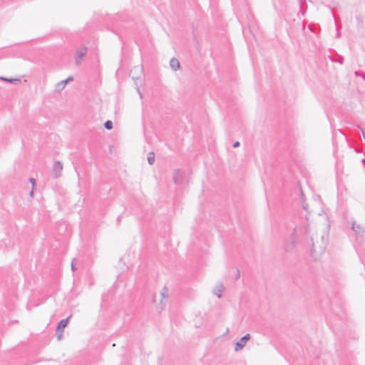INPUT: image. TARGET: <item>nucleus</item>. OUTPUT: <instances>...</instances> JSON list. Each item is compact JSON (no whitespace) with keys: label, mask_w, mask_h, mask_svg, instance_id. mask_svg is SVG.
Listing matches in <instances>:
<instances>
[{"label":"nucleus","mask_w":365,"mask_h":365,"mask_svg":"<svg viewBox=\"0 0 365 365\" xmlns=\"http://www.w3.org/2000/svg\"><path fill=\"white\" fill-rule=\"evenodd\" d=\"M297 242V235L296 234V230H294V231L292 232L289 238L287 240L284 245V250L286 252H290L292 251Z\"/></svg>","instance_id":"1"},{"label":"nucleus","mask_w":365,"mask_h":365,"mask_svg":"<svg viewBox=\"0 0 365 365\" xmlns=\"http://www.w3.org/2000/svg\"><path fill=\"white\" fill-rule=\"evenodd\" d=\"M88 48L86 46H83L76 51L75 53V62L76 65H79L81 63L83 58L86 55Z\"/></svg>","instance_id":"2"},{"label":"nucleus","mask_w":365,"mask_h":365,"mask_svg":"<svg viewBox=\"0 0 365 365\" xmlns=\"http://www.w3.org/2000/svg\"><path fill=\"white\" fill-rule=\"evenodd\" d=\"M251 336L250 334H246L244 336H242L236 344L235 347V351H238L242 349L246 343L250 339Z\"/></svg>","instance_id":"3"},{"label":"nucleus","mask_w":365,"mask_h":365,"mask_svg":"<svg viewBox=\"0 0 365 365\" xmlns=\"http://www.w3.org/2000/svg\"><path fill=\"white\" fill-rule=\"evenodd\" d=\"M63 170V165L60 161H56L53 167L52 175L54 178H57L61 175Z\"/></svg>","instance_id":"4"},{"label":"nucleus","mask_w":365,"mask_h":365,"mask_svg":"<svg viewBox=\"0 0 365 365\" xmlns=\"http://www.w3.org/2000/svg\"><path fill=\"white\" fill-rule=\"evenodd\" d=\"M183 173L180 169H176L173 172V181L175 184L178 185L182 182Z\"/></svg>","instance_id":"5"},{"label":"nucleus","mask_w":365,"mask_h":365,"mask_svg":"<svg viewBox=\"0 0 365 365\" xmlns=\"http://www.w3.org/2000/svg\"><path fill=\"white\" fill-rule=\"evenodd\" d=\"M71 317H67L66 319H61L56 327V332H63V329L67 327L69 319Z\"/></svg>","instance_id":"6"},{"label":"nucleus","mask_w":365,"mask_h":365,"mask_svg":"<svg viewBox=\"0 0 365 365\" xmlns=\"http://www.w3.org/2000/svg\"><path fill=\"white\" fill-rule=\"evenodd\" d=\"M73 80V76H69L68 78H67L66 80H63L61 82H59L57 85H56V90H58V91L63 90L64 88V87L66 86V85L70 82V81H72Z\"/></svg>","instance_id":"7"},{"label":"nucleus","mask_w":365,"mask_h":365,"mask_svg":"<svg viewBox=\"0 0 365 365\" xmlns=\"http://www.w3.org/2000/svg\"><path fill=\"white\" fill-rule=\"evenodd\" d=\"M170 66L174 71H176L180 69V63L176 58H172L170 61Z\"/></svg>","instance_id":"8"},{"label":"nucleus","mask_w":365,"mask_h":365,"mask_svg":"<svg viewBox=\"0 0 365 365\" xmlns=\"http://www.w3.org/2000/svg\"><path fill=\"white\" fill-rule=\"evenodd\" d=\"M311 241L312 242V252L314 253L316 255H320L324 252L325 247H319V249H317V246L313 242V239L311 238Z\"/></svg>","instance_id":"9"},{"label":"nucleus","mask_w":365,"mask_h":365,"mask_svg":"<svg viewBox=\"0 0 365 365\" xmlns=\"http://www.w3.org/2000/svg\"><path fill=\"white\" fill-rule=\"evenodd\" d=\"M148 162L150 165H153L155 163V153L150 152L148 155Z\"/></svg>","instance_id":"10"},{"label":"nucleus","mask_w":365,"mask_h":365,"mask_svg":"<svg viewBox=\"0 0 365 365\" xmlns=\"http://www.w3.org/2000/svg\"><path fill=\"white\" fill-rule=\"evenodd\" d=\"M331 61L332 62H337L340 64L344 63V57L340 55H336V58H331Z\"/></svg>","instance_id":"11"},{"label":"nucleus","mask_w":365,"mask_h":365,"mask_svg":"<svg viewBox=\"0 0 365 365\" xmlns=\"http://www.w3.org/2000/svg\"><path fill=\"white\" fill-rule=\"evenodd\" d=\"M351 230L356 232V234H359L361 230V227L359 225H357L356 222H353L351 225Z\"/></svg>","instance_id":"12"},{"label":"nucleus","mask_w":365,"mask_h":365,"mask_svg":"<svg viewBox=\"0 0 365 365\" xmlns=\"http://www.w3.org/2000/svg\"><path fill=\"white\" fill-rule=\"evenodd\" d=\"M304 194L303 193V192L301 190V200H302V207L304 210H308V204L307 202H305L304 201Z\"/></svg>","instance_id":"13"},{"label":"nucleus","mask_w":365,"mask_h":365,"mask_svg":"<svg viewBox=\"0 0 365 365\" xmlns=\"http://www.w3.org/2000/svg\"><path fill=\"white\" fill-rule=\"evenodd\" d=\"M104 127L107 130H111L113 128V122L110 120H108L104 123Z\"/></svg>","instance_id":"14"},{"label":"nucleus","mask_w":365,"mask_h":365,"mask_svg":"<svg viewBox=\"0 0 365 365\" xmlns=\"http://www.w3.org/2000/svg\"><path fill=\"white\" fill-rule=\"evenodd\" d=\"M224 290V287L222 284H220L219 286V288L217 289V292H215V294H216V296L218 297V298H221L222 297V291Z\"/></svg>","instance_id":"15"},{"label":"nucleus","mask_w":365,"mask_h":365,"mask_svg":"<svg viewBox=\"0 0 365 365\" xmlns=\"http://www.w3.org/2000/svg\"><path fill=\"white\" fill-rule=\"evenodd\" d=\"M0 79L3 80L4 81H6V82H9V83H12V82H14V81H19V79L8 78H5V77H1Z\"/></svg>","instance_id":"16"},{"label":"nucleus","mask_w":365,"mask_h":365,"mask_svg":"<svg viewBox=\"0 0 365 365\" xmlns=\"http://www.w3.org/2000/svg\"><path fill=\"white\" fill-rule=\"evenodd\" d=\"M161 295L163 298H167L168 297V289L166 287H164L162 292H161Z\"/></svg>","instance_id":"17"},{"label":"nucleus","mask_w":365,"mask_h":365,"mask_svg":"<svg viewBox=\"0 0 365 365\" xmlns=\"http://www.w3.org/2000/svg\"><path fill=\"white\" fill-rule=\"evenodd\" d=\"M355 75L361 76L362 78L365 80V73H361L360 71H355Z\"/></svg>","instance_id":"18"},{"label":"nucleus","mask_w":365,"mask_h":365,"mask_svg":"<svg viewBox=\"0 0 365 365\" xmlns=\"http://www.w3.org/2000/svg\"><path fill=\"white\" fill-rule=\"evenodd\" d=\"M29 182L32 184V188L34 189V186H35V184H36V180L34 178H29Z\"/></svg>","instance_id":"19"},{"label":"nucleus","mask_w":365,"mask_h":365,"mask_svg":"<svg viewBox=\"0 0 365 365\" xmlns=\"http://www.w3.org/2000/svg\"><path fill=\"white\" fill-rule=\"evenodd\" d=\"M240 277V272L239 269H237L235 279H238Z\"/></svg>","instance_id":"20"},{"label":"nucleus","mask_w":365,"mask_h":365,"mask_svg":"<svg viewBox=\"0 0 365 365\" xmlns=\"http://www.w3.org/2000/svg\"><path fill=\"white\" fill-rule=\"evenodd\" d=\"M63 336V332H57V339L58 341L61 340Z\"/></svg>","instance_id":"21"},{"label":"nucleus","mask_w":365,"mask_h":365,"mask_svg":"<svg viewBox=\"0 0 365 365\" xmlns=\"http://www.w3.org/2000/svg\"><path fill=\"white\" fill-rule=\"evenodd\" d=\"M240 145V143L239 141H236L233 143V148H238Z\"/></svg>","instance_id":"22"},{"label":"nucleus","mask_w":365,"mask_h":365,"mask_svg":"<svg viewBox=\"0 0 365 365\" xmlns=\"http://www.w3.org/2000/svg\"><path fill=\"white\" fill-rule=\"evenodd\" d=\"M306 10H307V7H305L304 9L303 8V6L301 4V11H302V15L304 16L305 12H306Z\"/></svg>","instance_id":"23"},{"label":"nucleus","mask_w":365,"mask_h":365,"mask_svg":"<svg viewBox=\"0 0 365 365\" xmlns=\"http://www.w3.org/2000/svg\"><path fill=\"white\" fill-rule=\"evenodd\" d=\"M336 38H339L340 37V31H339V29H337V33H336Z\"/></svg>","instance_id":"24"},{"label":"nucleus","mask_w":365,"mask_h":365,"mask_svg":"<svg viewBox=\"0 0 365 365\" xmlns=\"http://www.w3.org/2000/svg\"><path fill=\"white\" fill-rule=\"evenodd\" d=\"M71 269H72V270H73V271H74V270H75V269H76V267H75V266H74V264H73V262H72V263H71Z\"/></svg>","instance_id":"25"},{"label":"nucleus","mask_w":365,"mask_h":365,"mask_svg":"<svg viewBox=\"0 0 365 365\" xmlns=\"http://www.w3.org/2000/svg\"><path fill=\"white\" fill-rule=\"evenodd\" d=\"M120 219H121V215H119V216L118 217L117 220H118V221L119 222V221L120 220Z\"/></svg>","instance_id":"26"},{"label":"nucleus","mask_w":365,"mask_h":365,"mask_svg":"<svg viewBox=\"0 0 365 365\" xmlns=\"http://www.w3.org/2000/svg\"><path fill=\"white\" fill-rule=\"evenodd\" d=\"M138 92L139 93V94H140V98H142V94H141V93L140 92L139 88H138Z\"/></svg>","instance_id":"27"},{"label":"nucleus","mask_w":365,"mask_h":365,"mask_svg":"<svg viewBox=\"0 0 365 365\" xmlns=\"http://www.w3.org/2000/svg\"><path fill=\"white\" fill-rule=\"evenodd\" d=\"M361 162L364 165H365V158L362 159Z\"/></svg>","instance_id":"28"},{"label":"nucleus","mask_w":365,"mask_h":365,"mask_svg":"<svg viewBox=\"0 0 365 365\" xmlns=\"http://www.w3.org/2000/svg\"><path fill=\"white\" fill-rule=\"evenodd\" d=\"M30 195H31V196H32V195H33V190L31 191Z\"/></svg>","instance_id":"29"}]
</instances>
